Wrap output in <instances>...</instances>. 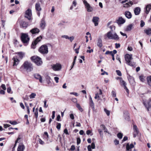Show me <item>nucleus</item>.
I'll list each match as a JSON object with an SVG mask.
<instances>
[{
    "instance_id": "1",
    "label": "nucleus",
    "mask_w": 151,
    "mask_h": 151,
    "mask_svg": "<svg viewBox=\"0 0 151 151\" xmlns=\"http://www.w3.org/2000/svg\"><path fill=\"white\" fill-rule=\"evenodd\" d=\"M125 58L126 63L128 65L134 67H136V63L131 61L133 59L132 54H126L125 55Z\"/></svg>"
},
{
    "instance_id": "2",
    "label": "nucleus",
    "mask_w": 151,
    "mask_h": 151,
    "mask_svg": "<svg viewBox=\"0 0 151 151\" xmlns=\"http://www.w3.org/2000/svg\"><path fill=\"white\" fill-rule=\"evenodd\" d=\"M106 36L109 39H112L116 41L119 40V37L115 32L112 33L111 31L108 32L106 34Z\"/></svg>"
},
{
    "instance_id": "3",
    "label": "nucleus",
    "mask_w": 151,
    "mask_h": 151,
    "mask_svg": "<svg viewBox=\"0 0 151 151\" xmlns=\"http://www.w3.org/2000/svg\"><path fill=\"white\" fill-rule=\"evenodd\" d=\"M27 71H32L33 69L32 64L27 61H25L22 66Z\"/></svg>"
},
{
    "instance_id": "4",
    "label": "nucleus",
    "mask_w": 151,
    "mask_h": 151,
    "mask_svg": "<svg viewBox=\"0 0 151 151\" xmlns=\"http://www.w3.org/2000/svg\"><path fill=\"white\" fill-rule=\"evenodd\" d=\"M47 45L48 44H45L41 46L38 50L39 52L43 55L47 54L48 52Z\"/></svg>"
},
{
    "instance_id": "5",
    "label": "nucleus",
    "mask_w": 151,
    "mask_h": 151,
    "mask_svg": "<svg viewBox=\"0 0 151 151\" xmlns=\"http://www.w3.org/2000/svg\"><path fill=\"white\" fill-rule=\"evenodd\" d=\"M31 59L37 65H40L42 63L41 59L38 56H32L31 57Z\"/></svg>"
},
{
    "instance_id": "6",
    "label": "nucleus",
    "mask_w": 151,
    "mask_h": 151,
    "mask_svg": "<svg viewBox=\"0 0 151 151\" xmlns=\"http://www.w3.org/2000/svg\"><path fill=\"white\" fill-rule=\"evenodd\" d=\"M21 37L22 42L24 43H27L29 40L28 35L26 33H22Z\"/></svg>"
},
{
    "instance_id": "7",
    "label": "nucleus",
    "mask_w": 151,
    "mask_h": 151,
    "mask_svg": "<svg viewBox=\"0 0 151 151\" xmlns=\"http://www.w3.org/2000/svg\"><path fill=\"white\" fill-rule=\"evenodd\" d=\"M52 68L55 71H58L60 70L62 68L61 65L59 63L53 64L51 65Z\"/></svg>"
},
{
    "instance_id": "8",
    "label": "nucleus",
    "mask_w": 151,
    "mask_h": 151,
    "mask_svg": "<svg viewBox=\"0 0 151 151\" xmlns=\"http://www.w3.org/2000/svg\"><path fill=\"white\" fill-rule=\"evenodd\" d=\"M121 3L123 4V6L124 7H128L132 5L133 4L132 2L130 1V0H124L121 2Z\"/></svg>"
},
{
    "instance_id": "9",
    "label": "nucleus",
    "mask_w": 151,
    "mask_h": 151,
    "mask_svg": "<svg viewBox=\"0 0 151 151\" xmlns=\"http://www.w3.org/2000/svg\"><path fill=\"white\" fill-rule=\"evenodd\" d=\"M20 27L21 28L25 29L29 25L28 23L24 20H21L19 22Z\"/></svg>"
},
{
    "instance_id": "10",
    "label": "nucleus",
    "mask_w": 151,
    "mask_h": 151,
    "mask_svg": "<svg viewBox=\"0 0 151 151\" xmlns=\"http://www.w3.org/2000/svg\"><path fill=\"white\" fill-rule=\"evenodd\" d=\"M31 10H27L25 12V17L27 18L29 20L31 19L32 16Z\"/></svg>"
},
{
    "instance_id": "11",
    "label": "nucleus",
    "mask_w": 151,
    "mask_h": 151,
    "mask_svg": "<svg viewBox=\"0 0 151 151\" xmlns=\"http://www.w3.org/2000/svg\"><path fill=\"white\" fill-rule=\"evenodd\" d=\"M42 37L41 36H40L37 37L36 39L32 43V45L33 46L32 47V48H34L35 47L34 46H35L42 39Z\"/></svg>"
},
{
    "instance_id": "12",
    "label": "nucleus",
    "mask_w": 151,
    "mask_h": 151,
    "mask_svg": "<svg viewBox=\"0 0 151 151\" xmlns=\"http://www.w3.org/2000/svg\"><path fill=\"white\" fill-rule=\"evenodd\" d=\"M143 104L147 108L148 111H149V108L151 107V99L147 101L144 102Z\"/></svg>"
},
{
    "instance_id": "13",
    "label": "nucleus",
    "mask_w": 151,
    "mask_h": 151,
    "mask_svg": "<svg viewBox=\"0 0 151 151\" xmlns=\"http://www.w3.org/2000/svg\"><path fill=\"white\" fill-rule=\"evenodd\" d=\"M93 22L94 23V25L95 26L98 25L99 22V18L97 17H93L92 20Z\"/></svg>"
},
{
    "instance_id": "14",
    "label": "nucleus",
    "mask_w": 151,
    "mask_h": 151,
    "mask_svg": "<svg viewBox=\"0 0 151 151\" xmlns=\"http://www.w3.org/2000/svg\"><path fill=\"white\" fill-rule=\"evenodd\" d=\"M12 60L14 61L13 66L17 65L19 63V61L16 56L12 58Z\"/></svg>"
},
{
    "instance_id": "15",
    "label": "nucleus",
    "mask_w": 151,
    "mask_h": 151,
    "mask_svg": "<svg viewBox=\"0 0 151 151\" xmlns=\"http://www.w3.org/2000/svg\"><path fill=\"white\" fill-rule=\"evenodd\" d=\"M39 32V29L37 28H34L30 31V32L32 34L38 33Z\"/></svg>"
},
{
    "instance_id": "16",
    "label": "nucleus",
    "mask_w": 151,
    "mask_h": 151,
    "mask_svg": "<svg viewBox=\"0 0 151 151\" xmlns=\"http://www.w3.org/2000/svg\"><path fill=\"white\" fill-rule=\"evenodd\" d=\"M125 22V20L121 17L119 18L118 19L117 21V23L119 24H122L124 23Z\"/></svg>"
},
{
    "instance_id": "17",
    "label": "nucleus",
    "mask_w": 151,
    "mask_h": 151,
    "mask_svg": "<svg viewBox=\"0 0 151 151\" xmlns=\"http://www.w3.org/2000/svg\"><path fill=\"white\" fill-rule=\"evenodd\" d=\"M97 45L99 47H101L102 46V40L101 37L98 38L97 42Z\"/></svg>"
},
{
    "instance_id": "18",
    "label": "nucleus",
    "mask_w": 151,
    "mask_h": 151,
    "mask_svg": "<svg viewBox=\"0 0 151 151\" xmlns=\"http://www.w3.org/2000/svg\"><path fill=\"white\" fill-rule=\"evenodd\" d=\"M127 78L130 84H133L134 83L135 81L134 79L132 77L129 75L127 76Z\"/></svg>"
},
{
    "instance_id": "19",
    "label": "nucleus",
    "mask_w": 151,
    "mask_h": 151,
    "mask_svg": "<svg viewBox=\"0 0 151 151\" xmlns=\"http://www.w3.org/2000/svg\"><path fill=\"white\" fill-rule=\"evenodd\" d=\"M25 149L24 146L22 144H20L17 148V151H23Z\"/></svg>"
},
{
    "instance_id": "20",
    "label": "nucleus",
    "mask_w": 151,
    "mask_h": 151,
    "mask_svg": "<svg viewBox=\"0 0 151 151\" xmlns=\"http://www.w3.org/2000/svg\"><path fill=\"white\" fill-rule=\"evenodd\" d=\"M99 93H96L95 94V96L94 97V98L95 99H97L98 100L101 99L100 98L99 95H102V93L101 90V89H99Z\"/></svg>"
},
{
    "instance_id": "21",
    "label": "nucleus",
    "mask_w": 151,
    "mask_h": 151,
    "mask_svg": "<svg viewBox=\"0 0 151 151\" xmlns=\"http://www.w3.org/2000/svg\"><path fill=\"white\" fill-rule=\"evenodd\" d=\"M35 78L37 79H39L40 82L42 83V78L41 76L39 74H37L35 75Z\"/></svg>"
},
{
    "instance_id": "22",
    "label": "nucleus",
    "mask_w": 151,
    "mask_h": 151,
    "mask_svg": "<svg viewBox=\"0 0 151 151\" xmlns=\"http://www.w3.org/2000/svg\"><path fill=\"white\" fill-rule=\"evenodd\" d=\"M90 105L91 107V108L94 111L95 110V107H94V105L93 101L92 100V98L90 96Z\"/></svg>"
},
{
    "instance_id": "23",
    "label": "nucleus",
    "mask_w": 151,
    "mask_h": 151,
    "mask_svg": "<svg viewBox=\"0 0 151 151\" xmlns=\"http://www.w3.org/2000/svg\"><path fill=\"white\" fill-rule=\"evenodd\" d=\"M125 15L126 17L128 19H130L132 17V15L131 12L128 11L125 12Z\"/></svg>"
},
{
    "instance_id": "24",
    "label": "nucleus",
    "mask_w": 151,
    "mask_h": 151,
    "mask_svg": "<svg viewBox=\"0 0 151 151\" xmlns=\"http://www.w3.org/2000/svg\"><path fill=\"white\" fill-rule=\"evenodd\" d=\"M45 22L44 20L42 19L41 21V23H40V27L42 29H43L45 26Z\"/></svg>"
},
{
    "instance_id": "25",
    "label": "nucleus",
    "mask_w": 151,
    "mask_h": 151,
    "mask_svg": "<svg viewBox=\"0 0 151 151\" xmlns=\"http://www.w3.org/2000/svg\"><path fill=\"white\" fill-rule=\"evenodd\" d=\"M133 26V24H130L127 26L125 30L127 31H130L132 28Z\"/></svg>"
},
{
    "instance_id": "26",
    "label": "nucleus",
    "mask_w": 151,
    "mask_h": 151,
    "mask_svg": "<svg viewBox=\"0 0 151 151\" xmlns=\"http://www.w3.org/2000/svg\"><path fill=\"white\" fill-rule=\"evenodd\" d=\"M134 147V146L132 144L129 145V143H128L126 145V149L127 150L129 151L130 149L133 148Z\"/></svg>"
},
{
    "instance_id": "27",
    "label": "nucleus",
    "mask_w": 151,
    "mask_h": 151,
    "mask_svg": "<svg viewBox=\"0 0 151 151\" xmlns=\"http://www.w3.org/2000/svg\"><path fill=\"white\" fill-rule=\"evenodd\" d=\"M83 2L87 9H89L91 7L90 5L87 3V1L85 0H84L83 1Z\"/></svg>"
},
{
    "instance_id": "28",
    "label": "nucleus",
    "mask_w": 151,
    "mask_h": 151,
    "mask_svg": "<svg viewBox=\"0 0 151 151\" xmlns=\"http://www.w3.org/2000/svg\"><path fill=\"white\" fill-rule=\"evenodd\" d=\"M120 82V85L123 86L124 88L126 86V83L122 79L121 80Z\"/></svg>"
},
{
    "instance_id": "29",
    "label": "nucleus",
    "mask_w": 151,
    "mask_h": 151,
    "mask_svg": "<svg viewBox=\"0 0 151 151\" xmlns=\"http://www.w3.org/2000/svg\"><path fill=\"white\" fill-rule=\"evenodd\" d=\"M76 106L78 109L80 111L82 112L83 111V108L81 106L80 104H79L78 103H76Z\"/></svg>"
},
{
    "instance_id": "30",
    "label": "nucleus",
    "mask_w": 151,
    "mask_h": 151,
    "mask_svg": "<svg viewBox=\"0 0 151 151\" xmlns=\"http://www.w3.org/2000/svg\"><path fill=\"white\" fill-rule=\"evenodd\" d=\"M17 54L19 56V58L20 59H22L24 55V53L22 52H18Z\"/></svg>"
},
{
    "instance_id": "31",
    "label": "nucleus",
    "mask_w": 151,
    "mask_h": 151,
    "mask_svg": "<svg viewBox=\"0 0 151 151\" xmlns=\"http://www.w3.org/2000/svg\"><path fill=\"white\" fill-rule=\"evenodd\" d=\"M134 133L138 134L139 132L138 129L136 125H134L133 126Z\"/></svg>"
},
{
    "instance_id": "32",
    "label": "nucleus",
    "mask_w": 151,
    "mask_h": 151,
    "mask_svg": "<svg viewBox=\"0 0 151 151\" xmlns=\"http://www.w3.org/2000/svg\"><path fill=\"white\" fill-rule=\"evenodd\" d=\"M144 32L147 35H151V28L145 30Z\"/></svg>"
},
{
    "instance_id": "33",
    "label": "nucleus",
    "mask_w": 151,
    "mask_h": 151,
    "mask_svg": "<svg viewBox=\"0 0 151 151\" xmlns=\"http://www.w3.org/2000/svg\"><path fill=\"white\" fill-rule=\"evenodd\" d=\"M87 48L88 49L86 51L87 53H90L93 52V49H91V47L90 46H88L87 47Z\"/></svg>"
},
{
    "instance_id": "34",
    "label": "nucleus",
    "mask_w": 151,
    "mask_h": 151,
    "mask_svg": "<svg viewBox=\"0 0 151 151\" xmlns=\"http://www.w3.org/2000/svg\"><path fill=\"white\" fill-rule=\"evenodd\" d=\"M124 116L125 118L126 119H129V117L127 112H125L124 113Z\"/></svg>"
},
{
    "instance_id": "35",
    "label": "nucleus",
    "mask_w": 151,
    "mask_h": 151,
    "mask_svg": "<svg viewBox=\"0 0 151 151\" xmlns=\"http://www.w3.org/2000/svg\"><path fill=\"white\" fill-rule=\"evenodd\" d=\"M36 95L35 93H32L29 96L30 99L34 98Z\"/></svg>"
},
{
    "instance_id": "36",
    "label": "nucleus",
    "mask_w": 151,
    "mask_h": 151,
    "mask_svg": "<svg viewBox=\"0 0 151 151\" xmlns=\"http://www.w3.org/2000/svg\"><path fill=\"white\" fill-rule=\"evenodd\" d=\"M109 27L111 29V31H111V32H112L114 31L115 30V27L113 25L110 26H109Z\"/></svg>"
},
{
    "instance_id": "37",
    "label": "nucleus",
    "mask_w": 151,
    "mask_h": 151,
    "mask_svg": "<svg viewBox=\"0 0 151 151\" xmlns=\"http://www.w3.org/2000/svg\"><path fill=\"white\" fill-rule=\"evenodd\" d=\"M77 3L76 1H74L73 2V5L70 7V9H71L73 8V6L75 7Z\"/></svg>"
},
{
    "instance_id": "38",
    "label": "nucleus",
    "mask_w": 151,
    "mask_h": 151,
    "mask_svg": "<svg viewBox=\"0 0 151 151\" xmlns=\"http://www.w3.org/2000/svg\"><path fill=\"white\" fill-rule=\"evenodd\" d=\"M36 9H41L40 5L39 3H37L35 5Z\"/></svg>"
},
{
    "instance_id": "39",
    "label": "nucleus",
    "mask_w": 151,
    "mask_h": 151,
    "mask_svg": "<svg viewBox=\"0 0 151 151\" xmlns=\"http://www.w3.org/2000/svg\"><path fill=\"white\" fill-rule=\"evenodd\" d=\"M151 9V4H149L147 5L145 7V9Z\"/></svg>"
},
{
    "instance_id": "40",
    "label": "nucleus",
    "mask_w": 151,
    "mask_h": 151,
    "mask_svg": "<svg viewBox=\"0 0 151 151\" xmlns=\"http://www.w3.org/2000/svg\"><path fill=\"white\" fill-rule=\"evenodd\" d=\"M104 110L107 116H109V115L110 112L109 110H107L106 109H104Z\"/></svg>"
},
{
    "instance_id": "41",
    "label": "nucleus",
    "mask_w": 151,
    "mask_h": 151,
    "mask_svg": "<svg viewBox=\"0 0 151 151\" xmlns=\"http://www.w3.org/2000/svg\"><path fill=\"white\" fill-rule=\"evenodd\" d=\"M117 137L119 139H121L122 138L123 135L121 133H119L117 135Z\"/></svg>"
},
{
    "instance_id": "42",
    "label": "nucleus",
    "mask_w": 151,
    "mask_h": 151,
    "mask_svg": "<svg viewBox=\"0 0 151 151\" xmlns=\"http://www.w3.org/2000/svg\"><path fill=\"white\" fill-rule=\"evenodd\" d=\"M140 10H134V13L135 15H138L140 13Z\"/></svg>"
},
{
    "instance_id": "43",
    "label": "nucleus",
    "mask_w": 151,
    "mask_h": 151,
    "mask_svg": "<svg viewBox=\"0 0 151 151\" xmlns=\"http://www.w3.org/2000/svg\"><path fill=\"white\" fill-rule=\"evenodd\" d=\"M139 78L140 81L142 82H144L145 80L144 78V77L142 76H140L139 77Z\"/></svg>"
},
{
    "instance_id": "44",
    "label": "nucleus",
    "mask_w": 151,
    "mask_h": 151,
    "mask_svg": "<svg viewBox=\"0 0 151 151\" xmlns=\"http://www.w3.org/2000/svg\"><path fill=\"white\" fill-rule=\"evenodd\" d=\"M60 127H61V124H60V123H57V126H56V128H57V129H58L59 130V129H60Z\"/></svg>"
},
{
    "instance_id": "45",
    "label": "nucleus",
    "mask_w": 151,
    "mask_h": 151,
    "mask_svg": "<svg viewBox=\"0 0 151 151\" xmlns=\"http://www.w3.org/2000/svg\"><path fill=\"white\" fill-rule=\"evenodd\" d=\"M111 95L113 97H116V94L115 92L112 91L111 92Z\"/></svg>"
},
{
    "instance_id": "46",
    "label": "nucleus",
    "mask_w": 151,
    "mask_h": 151,
    "mask_svg": "<svg viewBox=\"0 0 151 151\" xmlns=\"http://www.w3.org/2000/svg\"><path fill=\"white\" fill-rule=\"evenodd\" d=\"M9 123L12 124H13V125H16L17 124V122H16L15 121H10L9 122Z\"/></svg>"
},
{
    "instance_id": "47",
    "label": "nucleus",
    "mask_w": 151,
    "mask_h": 151,
    "mask_svg": "<svg viewBox=\"0 0 151 151\" xmlns=\"http://www.w3.org/2000/svg\"><path fill=\"white\" fill-rule=\"evenodd\" d=\"M116 72L118 76H122V73H121V72L119 70H116Z\"/></svg>"
},
{
    "instance_id": "48",
    "label": "nucleus",
    "mask_w": 151,
    "mask_h": 151,
    "mask_svg": "<svg viewBox=\"0 0 151 151\" xmlns=\"http://www.w3.org/2000/svg\"><path fill=\"white\" fill-rule=\"evenodd\" d=\"M145 24V22L142 20H141L140 23V26L141 27H143Z\"/></svg>"
},
{
    "instance_id": "49",
    "label": "nucleus",
    "mask_w": 151,
    "mask_h": 151,
    "mask_svg": "<svg viewBox=\"0 0 151 151\" xmlns=\"http://www.w3.org/2000/svg\"><path fill=\"white\" fill-rule=\"evenodd\" d=\"M54 80L57 83H58L59 82V81H58V80L59 79V78L58 77H54Z\"/></svg>"
},
{
    "instance_id": "50",
    "label": "nucleus",
    "mask_w": 151,
    "mask_h": 151,
    "mask_svg": "<svg viewBox=\"0 0 151 151\" xmlns=\"http://www.w3.org/2000/svg\"><path fill=\"white\" fill-rule=\"evenodd\" d=\"M47 83L48 84H49L50 83V80H51L50 78V77H48L47 78Z\"/></svg>"
},
{
    "instance_id": "51",
    "label": "nucleus",
    "mask_w": 151,
    "mask_h": 151,
    "mask_svg": "<svg viewBox=\"0 0 151 151\" xmlns=\"http://www.w3.org/2000/svg\"><path fill=\"white\" fill-rule=\"evenodd\" d=\"M112 51H106L105 53L106 54H110L111 55L113 54Z\"/></svg>"
},
{
    "instance_id": "52",
    "label": "nucleus",
    "mask_w": 151,
    "mask_h": 151,
    "mask_svg": "<svg viewBox=\"0 0 151 151\" xmlns=\"http://www.w3.org/2000/svg\"><path fill=\"white\" fill-rule=\"evenodd\" d=\"M91 148L93 149H94L95 148V144L94 143H92L91 144Z\"/></svg>"
},
{
    "instance_id": "53",
    "label": "nucleus",
    "mask_w": 151,
    "mask_h": 151,
    "mask_svg": "<svg viewBox=\"0 0 151 151\" xmlns=\"http://www.w3.org/2000/svg\"><path fill=\"white\" fill-rule=\"evenodd\" d=\"M81 139L80 138H78L77 139V145L79 144L81 142Z\"/></svg>"
},
{
    "instance_id": "54",
    "label": "nucleus",
    "mask_w": 151,
    "mask_h": 151,
    "mask_svg": "<svg viewBox=\"0 0 151 151\" xmlns=\"http://www.w3.org/2000/svg\"><path fill=\"white\" fill-rule=\"evenodd\" d=\"M80 46L78 48L75 49H74V50L76 53L78 54L79 53L78 50L80 49Z\"/></svg>"
},
{
    "instance_id": "55",
    "label": "nucleus",
    "mask_w": 151,
    "mask_h": 151,
    "mask_svg": "<svg viewBox=\"0 0 151 151\" xmlns=\"http://www.w3.org/2000/svg\"><path fill=\"white\" fill-rule=\"evenodd\" d=\"M72 101L73 102L76 103V104L77 103V100L76 98H73L72 99Z\"/></svg>"
},
{
    "instance_id": "56",
    "label": "nucleus",
    "mask_w": 151,
    "mask_h": 151,
    "mask_svg": "<svg viewBox=\"0 0 151 151\" xmlns=\"http://www.w3.org/2000/svg\"><path fill=\"white\" fill-rule=\"evenodd\" d=\"M20 106L22 109H24V106L22 102L20 103Z\"/></svg>"
},
{
    "instance_id": "57",
    "label": "nucleus",
    "mask_w": 151,
    "mask_h": 151,
    "mask_svg": "<svg viewBox=\"0 0 151 151\" xmlns=\"http://www.w3.org/2000/svg\"><path fill=\"white\" fill-rule=\"evenodd\" d=\"M1 87L4 90H5L6 89V88L5 86V85L4 84H2L1 86Z\"/></svg>"
},
{
    "instance_id": "58",
    "label": "nucleus",
    "mask_w": 151,
    "mask_h": 151,
    "mask_svg": "<svg viewBox=\"0 0 151 151\" xmlns=\"http://www.w3.org/2000/svg\"><path fill=\"white\" fill-rule=\"evenodd\" d=\"M114 143H115V144L116 145L119 144V142L118 140L116 139L114 140Z\"/></svg>"
},
{
    "instance_id": "59",
    "label": "nucleus",
    "mask_w": 151,
    "mask_h": 151,
    "mask_svg": "<svg viewBox=\"0 0 151 151\" xmlns=\"http://www.w3.org/2000/svg\"><path fill=\"white\" fill-rule=\"evenodd\" d=\"M74 39V37L73 36L69 37V38L68 39L71 42H72L73 40Z\"/></svg>"
},
{
    "instance_id": "60",
    "label": "nucleus",
    "mask_w": 151,
    "mask_h": 151,
    "mask_svg": "<svg viewBox=\"0 0 151 151\" xmlns=\"http://www.w3.org/2000/svg\"><path fill=\"white\" fill-rule=\"evenodd\" d=\"M69 36L67 35H63L61 36L62 38H65L66 39H68L69 38Z\"/></svg>"
},
{
    "instance_id": "61",
    "label": "nucleus",
    "mask_w": 151,
    "mask_h": 151,
    "mask_svg": "<svg viewBox=\"0 0 151 151\" xmlns=\"http://www.w3.org/2000/svg\"><path fill=\"white\" fill-rule=\"evenodd\" d=\"M55 111H53L52 112V119H54L55 117Z\"/></svg>"
},
{
    "instance_id": "62",
    "label": "nucleus",
    "mask_w": 151,
    "mask_h": 151,
    "mask_svg": "<svg viewBox=\"0 0 151 151\" xmlns=\"http://www.w3.org/2000/svg\"><path fill=\"white\" fill-rule=\"evenodd\" d=\"M120 45L119 43H116L115 44V47L116 48H119L120 47Z\"/></svg>"
},
{
    "instance_id": "63",
    "label": "nucleus",
    "mask_w": 151,
    "mask_h": 151,
    "mask_svg": "<svg viewBox=\"0 0 151 151\" xmlns=\"http://www.w3.org/2000/svg\"><path fill=\"white\" fill-rule=\"evenodd\" d=\"M44 107L45 108H47L48 106V105H46V103H47L46 101H44Z\"/></svg>"
},
{
    "instance_id": "64",
    "label": "nucleus",
    "mask_w": 151,
    "mask_h": 151,
    "mask_svg": "<svg viewBox=\"0 0 151 151\" xmlns=\"http://www.w3.org/2000/svg\"><path fill=\"white\" fill-rule=\"evenodd\" d=\"M75 146L74 145H72L71 146V147L70 149V150L72 151H73V150H74L75 149Z\"/></svg>"
}]
</instances>
